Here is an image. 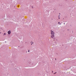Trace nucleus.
Instances as JSON below:
<instances>
[{"mask_svg":"<svg viewBox=\"0 0 76 76\" xmlns=\"http://www.w3.org/2000/svg\"><path fill=\"white\" fill-rule=\"evenodd\" d=\"M60 19V18H59V19Z\"/></svg>","mask_w":76,"mask_h":76,"instance_id":"obj_10","label":"nucleus"},{"mask_svg":"<svg viewBox=\"0 0 76 76\" xmlns=\"http://www.w3.org/2000/svg\"><path fill=\"white\" fill-rule=\"evenodd\" d=\"M58 23V24H60V22H59Z\"/></svg>","mask_w":76,"mask_h":76,"instance_id":"obj_4","label":"nucleus"},{"mask_svg":"<svg viewBox=\"0 0 76 76\" xmlns=\"http://www.w3.org/2000/svg\"><path fill=\"white\" fill-rule=\"evenodd\" d=\"M52 72H53V71H52Z\"/></svg>","mask_w":76,"mask_h":76,"instance_id":"obj_12","label":"nucleus"},{"mask_svg":"<svg viewBox=\"0 0 76 76\" xmlns=\"http://www.w3.org/2000/svg\"><path fill=\"white\" fill-rule=\"evenodd\" d=\"M56 60V58H55Z\"/></svg>","mask_w":76,"mask_h":76,"instance_id":"obj_8","label":"nucleus"},{"mask_svg":"<svg viewBox=\"0 0 76 76\" xmlns=\"http://www.w3.org/2000/svg\"><path fill=\"white\" fill-rule=\"evenodd\" d=\"M33 42H32V44H33Z\"/></svg>","mask_w":76,"mask_h":76,"instance_id":"obj_11","label":"nucleus"},{"mask_svg":"<svg viewBox=\"0 0 76 76\" xmlns=\"http://www.w3.org/2000/svg\"><path fill=\"white\" fill-rule=\"evenodd\" d=\"M4 35H6V34H5V33H4Z\"/></svg>","mask_w":76,"mask_h":76,"instance_id":"obj_5","label":"nucleus"},{"mask_svg":"<svg viewBox=\"0 0 76 76\" xmlns=\"http://www.w3.org/2000/svg\"><path fill=\"white\" fill-rule=\"evenodd\" d=\"M32 42L31 41V44H32Z\"/></svg>","mask_w":76,"mask_h":76,"instance_id":"obj_6","label":"nucleus"},{"mask_svg":"<svg viewBox=\"0 0 76 76\" xmlns=\"http://www.w3.org/2000/svg\"><path fill=\"white\" fill-rule=\"evenodd\" d=\"M31 45H32V44H31Z\"/></svg>","mask_w":76,"mask_h":76,"instance_id":"obj_9","label":"nucleus"},{"mask_svg":"<svg viewBox=\"0 0 76 76\" xmlns=\"http://www.w3.org/2000/svg\"><path fill=\"white\" fill-rule=\"evenodd\" d=\"M30 51V50H28V52H29Z\"/></svg>","mask_w":76,"mask_h":76,"instance_id":"obj_3","label":"nucleus"},{"mask_svg":"<svg viewBox=\"0 0 76 76\" xmlns=\"http://www.w3.org/2000/svg\"><path fill=\"white\" fill-rule=\"evenodd\" d=\"M56 72L55 73H54V74H56Z\"/></svg>","mask_w":76,"mask_h":76,"instance_id":"obj_7","label":"nucleus"},{"mask_svg":"<svg viewBox=\"0 0 76 76\" xmlns=\"http://www.w3.org/2000/svg\"><path fill=\"white\" fill-rule=\"evenodd\" d=\"M50 32V34H51V38H53L54 37V31L52 30H51Z\"/></svg>","mask_w":76,"mask_h":76,"instance_id":"obj_1","label":"nucleus"},{"mask_svg":"<svg viewBox=\"0 0 76 76\" xmlns=\"http://www.w3.org/2000/svg\"><path fill=\"white\" fill-rule=\"evenodd\" d=\"M8 34L9 35L10 34V33H11V32H10V31H9L8 32Z\"/></svg>","mask_w":76,"mask_h":76,"instance_id":"obj_2","label":"nucleus"}]
</instances>
